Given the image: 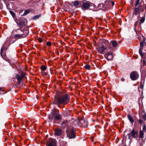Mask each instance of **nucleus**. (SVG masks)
Instances as JSON below:
<instances>
[{"instance_id": "f257e3e1", "label": "nucleus", "mask_w": 146, "mask_h": 146, "mask_svg": "<svg viewBox=\"0 0 146 146\" xmlns=\"http://www.w3.org/2000/svg\"><path fill=\"white\" fill-rule=\"evenodd\" d=\"M70 100L69 96L66 93L58 92L54 97L53 103L58 106L66 104L69 102Z\"/></svg>"}, {"instance_id": "f03ea898", "label": "nucleus", "mask_w": 146, "mask_h": 146, "mask_svg": "<svg viewBox=\"0 0 146 146\" xmlns=\"http://www.w3.org/2000/svg\"><path fill=\"white\" fill-rule=\"evenodd\" d=\"M67 135L70 138H74L76 136V130L72 127L68 128L66 130Z\"/></svg>"}, {"instance_id": "7ed1b4c3", "label": "nucleus", "mask_w": 146, "mask_h": 146, "mask_svg": "<svg viewBox=\"0 0 146 146\" xmlns=\"http://www.w3.org/2000/svg\"><path fill=\"white\" fill-rule=\"evenodd\" d=\"M142 38L143 39V41L141 42H140V47L139 50V53L141 57L143 56L144 54L143 53L142 50H143V47L144 45L146 46V42H145V38L143 36H142Z\"/></svg>"}, {"instance_id": "20e7f679", "label": "nucleus", "mask_w": 146, "mask_h": 146, "mask_svg": "<svg viewBox=\"0 0 146 146\" xmlns=\"http://www.w3.org/2000/svg\"><path fill=\"white\" fill-rule=\"evenodd\" d=\"M131 132L128 134L129 139L131 140L133 137L137 138L138 136V132L137 131H135L134 129H133Z\"/></svg>"}, {"instance_id": "39448f33", "label": "nucleus", "mask_w": 146, "mask_h": 146, "mask_svg": "<svg viewBox=\"0 0 146 146\" xmlns=\"http://www.w3.org/2000/svg\"><path fill=\"white\" fill-rule=\"evenodd\" d=\"M6 44L7 42H5L3 45V46L2 47L0 51V54L1 56L5 60H7V58L6 56L5 55V53L3 54V51L5 50H6L7 49V48L6 47Z\"/></svg>"}, {"instance_id": "423d86ee", "label": "nucleus", "mask_w": 146, "mask_h": 146, "mask_svg": "<svg viewBox=\"0 0 146 146\" xmlns=\"http://www.w3.org/2000/svg\"><path fill=\"white\" fill-rule=\"evenodd\" d=\"M22 33L20 34H16L15 35V37L16 39L26 37L27 36V35L28 34L29 32L28 31H25V33H27V34H25L24 31H21Z\"/></svg>"}, {"instance_id": "0eeeda50", "label": "nucleus", "mask_w": 146, "mask_h": 146, "mask_svg": "<svg viewBox=\"0 0 146 146\" xmlns=\"http://www.w3.org/2000/svg\"><path fill=\"white\" fill-rule=\"evenodd\" d=\"M130 76V78L132 80H135L138 78L139 75L137 72L133 71L131 73Z\"/></svg>"}, {"instance_id": "6e6552de", "label": "nucleus", "mask_w": 146, "mask_h": 146, "mask_svg": "<svg viewBox=\"0 0 146 146\" xmlns=\"http://www.w3.org/2000/svg\"><path fill=\"white\" fill-rule=\"evenodd\" d=\"M78 125L79 126H82L86 127L88 126V122L84 119H80L77 121Z\"/></svg>"}, {"instance_id": "1a4fd4ad", "label": "nucleus", "mask_w": 146, "mask_h": 146, "mask_svg": "<svg viewBox=\"0 0 146 146\" xmlns=\"http://www.w3.org/2000/svg\"><path fill=\"white\" fill-rule=\"evenodd\" d=\"M141 8V4H139L138 7H135V9L133 11V15H137L139 14Z\"/></svg>"}, {"instance_id": "9d476101", "label": "nucleus", "mask_w": 146, "mask_h": 146, "mask_svg": "<svg viewBox=\"0 0 146 146\" xmlns=\"http://www.w3.org/2000/svg\"><path fill=\"white\" fill-rule=\"evenodd\" d=\"M105 56L108 60H111L113 58V53L111 51H109L105 55Z\"/></svg>"}, {"instance_id": "9b49d317", "label": "nucleus", "mask_w": 146, "mask_h": 146, "mask_svg": "<svg viewBox=\"0 0 146 146\" xmlns=\"http://www.w3.org/2000/svg\"><path fill=\"white\" fill-rule=\"evenodd\" d=\"M24 74L23 73H21V75L17 74L16 75V77L18 80V82L19 84H20L22 80L24 78Z\"/></svg>"}, {"instance_id": "f8f14e48", "label": "nucleus", "mask_w": 146, "mask_h": 146, "mask_svg": "<svg viewBox=\"0 0 146 146\" xmlns=\"http://www.w3.org/2000/svg\"><path fill=\"white\" fill-rule=\"evenodd\" d=\"M90 6V3L88 2H83L82 8L83 10H87Z\"/></svg>"}, {"instance_id": "ddd939ff", "label": "nucleus", "mask_w": 146, "mask_h": 146, "mask_svg": "<svg viewBox=\"0 0 146 146\" xmlns=\"http://www.w3.org/2000/svg\"><path fill=\"white\" fill-rule=\"evenodd\" d=\"M96 48L98 52L100 54H102L106 49V48L102 45L98 46Z\"/></svg>"}, {"instance_id": "4468645a", "label": "nucleus", "mask_w": 146, "mask_h": 146, "mask_svg": "<svg viewBox=\"0 0 146 146\" xmlns=\"http://www.w3.org/2000/svg\"><path fill=\"white\" fill-rule=\"evenodd\" d=\"M55 114H56V112L54 110H52V111L51 113L48 116L49 119H50V120L51 121L54 119V122L55 121Z\"/></svg>"}, {"instance_id": "2eb2a0df", "label": "nucleus", "mask_w": 146, "mask_h": 146, "mask_svg": "<svg viewBox=\"0 0 146 146\" xmlns=\"http://www.w3.org/2000/svg\"><path fill=\"white\" fill-rule=\"evenodd\" d=\"M110 43L113 47L116 48L118 45V44L120 43L121 42L118 41L117 42L115 40H111L110 41Z\"/></svg>"}, {"instance_id": "dca6fc26", "label": "nucleus", "mask_w": 146, "mask_h": 146, "mask_svg": "<svg viewBox=\"0 0 146 146\" xmlns=\"http://www.w3.org/2000/svg\"><path fill=\"white\" fill-rule=\"evenodd\" d=\"M62 130L61 129H57L55 130V134L57 136L60 135L62 134Z\"/></svg>"}, {"instance_id": "f3484780", "label": "nucleus", "mask_w": 146, "mask_h": 146, "mask_svg": "<svg viewBox=\"0 0 146 146\" xmlns=\"http://www.w3.org/2000/svg\"><path fill=\"white\" fill-rule=\"evenodd\" d=\"M13 39V38L11 36L7 38L6 41L5 42H7V43L8 44H11L13 42H12L11 43V40Z\"/></svg>"}, {"instance_id": "a211bd4d", "label": "nucleus", "mask_w": 146, "mask_h": 146, "mask_svg": "<svg viewBox=\"0 0 146 146\" xmlns=\"http://www.w3.org/2000/svg\"><path fill=\"white\" fill-rule=\"evenodd\" d=\"M55 119L58 120L59 119H60L61 118V115L59 114H57L56 112V114H55Z\"/></svg>"}, {"instance_id": "6ab92c4d", "label": "nucleus", "mask_w": 146, "mask_h": 146, "mask_svg": "<svg viewBox=\"0 0 146 146\" xmlns=\"http://www.w3.org/2000/svg\"><path fill=\"white\" fill-rule=\"evenodd\" d=\"M68 122L67 121H64L62 122V125L64 128L66 127L68 125Z\"/></svg>"}, {"instance_id": "aec40b11", "label": "nucleus", "mask_w": 146, "mask_h": 146, "mask_svg": "<svg viewBox=\"0 0 146 146\" xmlns=\"http://www.w3.org/2000/svg\"><path fill=\"white\" fill-rule=\"evenodd\" d=\"M31 11V10L29 9H27L25 11V12L22 15L25 16L29 13Z\"/></svg>"}, {"instance_id": "412c9836", "label": "nucleus", "mask_w": 146, "mask_h": 146, "mask_svg": "<svg viewBox=\"0 0 146 146\" xmlns=\"http://www.w3.org/2000/svg\"><path fill=\"white\" fill-rule=\"evenodd\" d=\"M143 132L142 130H140L139 131V137L140 138H143V135H144V133Z\"/></svg>"}, {"instance_id": "4be33fe9", "label": "nucleus", "mask_w": 146, "mask_h": 146, "mask_svg": "<svg viewBox=\"0 0 146 146\" xmlns=\"http://www.w3.org/2000/svg\"><path fill=\"white\" fill-rule=\"evenodd\" d=\"M127 116L128 118L130 121L131 122V123H133L134 122V121L133 120L131 117V115L129 114H128L127 115Z\"/></svg>"}, {"instance_id": "5701e85b", "label": "nucleus", "mask_w": 146, "mask_h": 146, "mask_svg": "<svg viewBox=\"0 0 146 146\" xmlns=\"http://www.w3.org/2000/svg\"><path fill=\"white\" fill-rule=\"evenodd\" d=\"M56 143L54 141H51L48 145L47 146H55Z\"/></svg>"}, {"instance_id": "b1692460", "label": "nucleus", "mask_w": 146, "mask_h": 146, "mask_svg": "<svg viewBox=\"0 0 146 146\" xmlns=\"http://www.w3.org/2000/svg\"><path fill=\"white\" fill-rule=\"evenodd\" d=\"M18 25L20 27H23L25 25V22L24 21H21L18 23Z\"/></svg>"}, {"instance_id": "393cba45", "label": "nucleus", "mask_w": 146, "mask_h": 146, "mask_svg": "<svg viewBox=\"0 0 146 146\" xmlns=\"http://www.w3.org/2000/svg\"><path fill=\"white\" fill-rule=\"evenodd\" d=\"M73 5L75 7H77L79 5V2L78 1H75L73 2Z\"/></svg>"}, {"instance_id": "a878e982", "label": "nucleus", "mask_w": 146, "mask_h": 146, "mask_svg": "<svg viewBox=\"0 0 146 146\" xmlns=\"http://www.w3.org/2000/svg\"><path fill=\"white\" fill-rule=\"evenodd\" d=\"M40 15H36L33 17L32 19L33 20H36L38 19L40 16Z\"/></svg>"}, {"instance_id": "bb28decb", "label": "nucleus", "mask_w": 146, "mask_h": 146, "mask_svg": "<svg viewBox=\"0 0 146 146\" xmlns=\"http://www.w3.org/2000/svg\"><path fill=\"white\" fill-rule=\"evenodd\" d=\"M46 68L47 67L45 65H42L40 67L41 69L43 71L45 70Z\"/></svg>"}, {"instance_id": "cd10ccee", "label": "nucleus", "mask_w": 146, "mask_h": 146, "mask_svg": "<svg viewBox=\"0 0 146 146\" xmlns=\"http://www.w3.org/2000/svg\"><path fill=\"white\" fill-rule=\"evenodd\" d=\"M10 12L13 17H15V13L12 11H10Z\"/></svg>"}, {"instance_id": "c85d7f7f", "label": "nucleus", "mask_w": 146, "mask_h": 146, "mask_svg": "<svg viewBox=\"0 0 146 146\" xmlns=\"http://www.w3.org/2000/svg\"><path fill=\"white\" fill-rule=\"evenodd\" d=\"M139 0H137V1L135 4V7H138L139 4H140L139 3Z\"/></svg>"}, {"instance_id": "c756f323", "label": "nucleus", "mask_w": 146, "mask_h": 146, "mask_svg": "<svg viewBox=\"0 0 146 146\" xmlns=\"http://www.w3.org/2000/svg\"><path fill=\"white\" fill-rule=\"evenodd\" d=\"M142 131L144 132H146V126L145 124L143 126Z\"/></svg>"}, {"instance_id": "7c9ffc66", "label": "nucleus", "mask_w": 146, "mask_h": 146, "mask_svg": "<svg viewBox=\"0 0 146 146\" xmlns=\"http://www.w3.org/2000/svg\"><path fill=\"white\" fill-rule=\"evenodd\" d=\"M145 20V18L144 17H142L140 19V23H141L144 22Z\"/></svg>"}, {"instance_id": "2f4dec72", "label": "nucleus", "mask_w": 146, "mask_h": 146, "mask_svg": "<svg viewBox=\"0 0 146 146\" xmlns=\"http://www.w3.org/2000/svg\"><path fill=\"white\" fill-rule=\"evenodd\" d=\"M46 45L48 46H51V42L50 41H48L47 42Z\"/></svg>"}, {"instance_id": "473e14b6", "label": "nucleus", "mask_w": 146, "mask_h": 146, "mask_svg": "<svg viewBox=\"0 0 146 146\" xmlns=\"http://www.w3.org/2000/svg\"><path fill=\"white\" fill-rule=\"evenodd\" d=\"M90 66L89 65H86L85 66V68L86 69L89 70L90 69Z\"/></svg>"}, {"instance_id": "72a5a7b5", "label": "nucleus", "mask_w": 146, "mask_h": 146, "mask_svg": "<svg viewBox=\"0 0 146 146\" xmlns=\"http://www.w3.org/2000/svg\"><path fill=\"white\" fill-rule=\"evenodd\" d=\"M109 3L110 5H111L112 6H113L114 5V2H110Z\"/></svg>"}, {"instance_id": "f704fd0d", "label": "nucleus", "mask_w": 146, "mask_h": 146, "mask_svg": "<svg viewBox=\"0 0 146 146\" xmlns=\"http://www.w3.org/2000/svg\"><path fill=\"white\" fill-rule=\"evenodd\" d=\"M138 121L140 124H142L143 122V121L141 119H139Z\"/></svg>"}, {"instance_id": "c9c22d12", "label": "nucleus", "mask_w": 146, "mask_h": 146, "mask_svg": "<svg viewBox=\"0 0 146 146\" xmlns=\"http://www.w3.org/2000/svg\"><path fill=\"white\" fill-rule=\"evenodd\" d=\"M38 41L39 42L41 43L42 42V39L40 38H39L38 39Z\"/></svg>"}, {"instance_id": "e433bc0d", "label": "nucleus", "mask_w": 146, "mask_h": 146, "mask_svg": "<svg viewBox=\"0 0 146 146\" xmlns=\"http://www.w3.org/2000/svg\"><path fill=\"white\" fill-rule=\"evenodd\" d=\"M3 7V4L0 1V9H2Z\"/></svg>"}, {"instance_id": "4c0bfd02", "label": "nucleus", "mask_w": 146, "mask_h": 146, "mask_svg": "<svg viewBox=\"0 0 146 146\" xmlns=\"http://www.w3.org/2000/svg\"><path fill=\"white\" fill-rule=\"evenodd\" d=\"M143 118L145 120H146V115L145 114L143 115Z\"/></svg>"}, {"instance_id": "58836bf2", "label": "nucleus", "mask_w": 146, "mask_h": 146, "mask_svg": "<svg viewBox=\"0 0 146 146\" xmlns=\"http://www.w3.org/2000/svg\"><path fill=\"white\" fill-rule=\"evenodd\" d=\"M138 21L136 22L134 24L135 27L137 26V24H138Z\"/></svg>"}, {"instance_id": "ea45409f", "label": "nucleus", "mask_w": 146, "mask_h": 146, "mask_svg": "<svg viewBox=\"0 0 146 146\" xmlns=\"http://www.w3.org/2000/svg\"><path fill=\"white\" fill-rule=\"evenodd\" d=\"M105 43H106V44L107 45H108V44H109V41L108 40H106V41H105Z\"/></svg>"}, {"instance_id": "a19ab883", "label": "nucleus", "mask_w": 146, "mask_h": 146, "mask_svg": "<svg viewBox=\"0 0 146 146\" xmlns=\"http://www.w3.org/2000/svg\"><path fill=\"white\" fill-rule=\"evenodd\" d=\"M140 10H141V12H143L144 11V9L141 8Z\"/></svg>"}, {"instance_id": "79ce46f5", "label": "nucleus", "mask_w": 146, "mask_h": 146, "mask_svg": "<svg viewBox=\"0 0 146 146\" xmlns=\"http://www.w3.org/2000/svg\"><path fill=\"white\" fill-rule=\"evenodd\" d=\"M23 10H20V11H19V13H22V12H23Z\"/></svg>"}, {"instance_id": "37998d69", "label": "nucleus", "mask_w": 146, "mask_h": 146, "mask_svg": "<svg viewBox=\"0 0 146 146\" xmlns=\"http://www.w3.org/2000/svg\"><path fill=\"white\" fill-rule=\"evenodd\" d=\"M2 91V88L0 87V91Z\"/></svg>"}, {"instance_id": "c03bdc74", "label": "nucleus", "mask_w": 146, "mask_h": 146, "mask_svg": "<svg viewBox=\"0 0 146 146\" xmlns=\"http://www.w3.org/2000/svg\"><path fill=\"white\" fill-rule=\"evenodd\" d=\"M19 29H16V31H17V30H19Z\"/></svg>"}]
</instances>
